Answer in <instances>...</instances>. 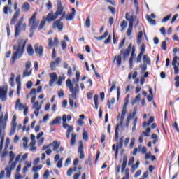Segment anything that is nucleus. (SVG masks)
<instances>
[{"label":"nucleus","mask_w":179,"mask_h":179,"mask_svg":"<svg viewBox=\"0 0 179 179\" xmlns=\"http://www.w3.org/2000/svg\"><path fill=\"white\" fill-rule=\"evenodd\" d=\"M61 120H62V118L60 116H58L53 121L50 122L49 125H55L57 124H61Z\"/></svg>","instance_id":"25"},{"label":"nucleus","mask_w":179,"mask_h":179,"mask_svg":"<svg viewBox=\"0 0 179 179\" xmlns=\"http://www.w3.org/2000/svg\"><path fill=\"white\" fill-rule=\"evenodd\" d=\"M175 83V87H179V76H176L174 78Z\"/></svg>","instance_id":"53"},{"label":"nucleus","mask_w":179,"mask_h":179,"mask_svg":"<svg viewBox=\"0 0 179 179\" xmlns=\"http://www.w3.org/2000/svg\"><path fill=\"white\" fill-rule=\"evenodd\" d=\"M61 61H62L61 57H57L56 58L55 61L51 62L50 69H52V71H55V68H57V66L61 64Z\"/></svg>","instance_id":"14"},{"label":"nucleus","mask_w":179,"mask_h":179,"mask_svg":"<svg viewBox=\"0 0 179 179\" xmlns=\"http://www.w3.org/2000/svg\"><path fill=\"white\" fill-rule=\"evenodd\" d=\"M131 50H132V44H129L126 50H122L120 51V55H122L123 61H125L129 55L131 54Z\"/></svg>","instance_id":"7"},{"label":"nucleus","mask_w":179,"mask_h":179,"mask_svg":"<svg viewBox=\"0 0 179 179\" xmlns=\"http://www.w3.org/2000/svg\"><path fill=\"white\" fill-rule=\"evenodd\" d=\"M94 101L96 110H99V95L94 96Z\"/></svg>","instance_id":"37"},{"label":"nucleus","mask_w":179,"mask_h":179,"mask_svg":"<svg viewBox=\"0 0 179 179\" xmlns=\"http://www.w3.org/2000/svg\"><path fill=\"white\" fill-rule=\"evenodd\" d=\"M8 113H6L4 117L3 113L0 115V129H3L6 127V121H8Z\"/></svg>","instance_id":"8"},{"label":"nucleus","mask_w":179,"mask_h":179,"mask_svg":"<svg viewBox=\"0 0 179 179\" xmlns=\"http://www.w3.org/2000/svg\"><path fill=\"white\" fill-rule=\"evenodd\" d=\"M19 15H20V9H17L14 13L13 18L10 21V24H15V23H16L17 17H19Z\"/></svg>","instance_id":"18"},{"label":"nucleus","mask_w":179,"mask_h":179,"mask_svg":"<svg viewBox=\"0 0 179 179\" xmlns=\"http://www.w3.org/2000/svg\"><path fill=\"white\" fill-rule=\"evenodd\" d=\"M115 60L117 62L118 66H120L121 65V63L122 62L121 55L116 56L113 60V62H115Z\"/></svg>","instance_id":"35"},{"label":"nucleus","mask_w":179,"mask_h":179,"mask_svg":"<svg viewBox=\"0 0 179 179\" xmlns=\"http://www.w3.org/2000/svg\"><path fill=\"white\" fill-rule=\"evenodd\" d=\"M12 10V8L9 6H5L3 8V13L4 15H8V11L10 12Z\"/></svg>","instance_id":"45"},{"label":"nucleus","mask_w":179,"mask_h":179,"mask_svg":"<svg viewBox=\"0 0 179 179\" xmlns=\"http://www.w3.org/2000/svg\"><path fill=\"white\" fill-rule=\"evenodd\" d=\"M31 69L29 70L25 69V70L23 72L22 78H27V76H30V75H31Z\"/></svg>","instance_id":"32"},{"label":"nucleus","mask_w":179,"mask_h":179,"mask_svg":"<svg viewBox=\"0 0 179 179\" xmlns=\"http://www.w3.org/2000/svg\"><path fill=\"white\" fill-rule=\"evenodd\" d=\"M107 36H108V31H106L105 33L99 37L94 36V38L96 40L101 41V40H104V38H106Z\"/></svg>","instance_id":"33"},{"label":"nucleus","mask_w":179,"mask_h":179,"mask_svg":"<svg viewBox=\"0 0 179 179\" xmlns=\"http://www.w3.org/2000/svg\"><path fill=\"white\" fill-rule=\"evenodd\" d=\"M161 48H162V50H163V51H166V50H167L166 42V41H162Z\"/></svg>","instance_id":"48"},{"label":"nucleus","mask_w":179,"mask_h":179,"mask_svg":"<svg viewBox=\"0 0 179 179\" xmlns=\"http://www.w3.org/2000/svg\"><path fill=\"white\" fill-rule=\"evenodd\" d=\"M64 96H65V94L64 93V90H62V89L59 90L58 92V97L59 99H62V97H64Z\"/></svg>","instance_id":"49"},{"label":"nucleus","mask_w":179,"mask_h":179,"mask_svg":"<svg viewBox=\"0 0 179 179\" xmlns=\"http://www.w3.org/2000/svg\"><path fill=\"white\" fill-rule=\"evenodd\" d=\"M151 138L152 139H153V145H156V143H157V142L159 141V138H157V135L156 134H152Z\"/></svg>","instance_id":"39"},{"label":"nucleus","mask_w":179,"mask_h":179,"mask_svg":"<svg viewBox=\"0 0 179 179\" xmlns=\"http://www.w3.org/2000/svg\"><path fill=\"white\" fill-rule=\"evenodd\" d=\"M142 55H143L142 53H139L136 58V62L138 64V62H141L142 61Z\"/></svg>","instance_id":"61"},{"label":"nucleus","mask_w":179,"mask_h":179,"mask_svg":"<svg viewBox=\"0 0 179 179\" xmlns=\"http://www.w3.org/2000/svg\"><path fill=\"white\" fill-rule=\"evenodd\" d=\"M128 26V22H127V21L123 20L122 22H121L120 24V27H121V31H124V30H125V29H127V27Z\"/></svg>","instance_id":"38"},{"label":"nucleus","mask_w":179,"mask_h":179,"mask_svg":"<svg viewBox=\"0 0 179 179\" xmlns=\"http://www.w3.org/2000/svg\"><path fill=\"white\" fill-rule=\"evenodd\" d=\"M49 76L50 78V80L49 82V86H52L55 82H57V79H58V76L57 75V73L53 72L50 73L49 74Z\"/></svg>","instance_id":"13"},{"label":"nucleus","mask_w":179,"mask_h":179,"mask_svg":"<svg viewBox=\"0 0 179 179\" xmlns=\"http://www.w3.org/2000/svg\"><path fill=\"white\" fill-rule=\"evenodd\" d=\"M49 41V47H52V45H58L59 41H58V38L55 37L54 38V41L52 43V38H50L48 39Z\"/></svg>","instance_id":"23"},{"label":"nucleus","mask_w":179,"mask_h":179,"mask_svg":"<svg viewBox=\"0 0 179 179\" xmlns=\"http://www.w3.org/2000/svg\"><path fill=\"white\" fill-rule=\"evenodd\" d=\"M55 13L57 17L59 15H62L64 13V7H62V3L59 0L57 2V10Z\"/></svg>","instance_id":"12"},{"label":"nucleus","mask_w":179,"mask_h":179,"mask_svg":"<svg viewBox=\"0 0 179 179\" xmlns=\"http://www.w3.org/2000/svg\"><path fill=\"white\" fill-rule=\"evenodd\" d=\"M170 19H171V14H169L167 16L164 17L162 19V23H167V22H169V20H170Z\"/></svg>","instance_id":"44"},{"label":"nucleus","mask_w":179,"mask_h":179,"mask_svg":"<svg viewBox=\"0 0 179 179\" xmlns=\"http://www.w3.org/2000/svg\"><path fill=\"white\" fill-rule=\"evenodd\" d=\"M16 155L13 151H10L9 152V162L8 165H7L5 168V171H6V178H10V176L12 175V171L16 168V162H13L15 160Z\"/></svg>","instance_id":"2"},{"label":"nucleus","mask_w":179,"mask_h":179,"mask_svg":"<svg viewBox=\"0 0 179 179\" xmlns=\"http://www.w3.org/2000/svg\"><path fill=\"white\" fill-rule=\"evenodd\" d=\"M65 81V77L64 76H59L57 80V85L58 86H61L62 85V82Z\"/></svg>","instance_id":"42"},{"label":"nucleus","mask_w":179,"mask_h":179,"mask_svg":"<svg viewBox=\"0 0 179 179\" xmlns=\"http://www.w3.org/2000/svg\"><path fill=\"white\" fill-rule=\"evenodd\" d=\"M48 177H50V172L48 171V170H46L43 173V178L48 179Z\"/></svg>","instance_id":"59"},{"label":"nucleus","mask_w":179,"mask_h":179,"mask_svg":"<svg viewBox=\"0 0 179 179\" xmlns=\"http://www.w3.org/2000/svg\"><path fill=\"white\" fill-rule=\"evenodd\" d=\"M62 121H63V128H64V129H66V128H69V127H71V125L66 123V115H63Z\"/></svg>","instance_id":"27"},{"label":"nucleus","mask_w":179,"mask_h":179,"mask_svg":"<svg viewBox=\"0 0 179 179\" xmlns=\"http://www.w3.org/2000/svg\"><path fill=\"white\" fill-rule=\"evenodd\" d=\"M66 87H69V92L71 93V94H70L69 96L72 97L73 100H76V96L80 91L79 85L76 83L73 87V84H72V81H71V79H68L66 81Z\"/></svg>","instance_id":"3"},{"label":"nucleus","mask_w":179,"mask_h":179,"mask_svg":"<svg viewBox=\"0 0 179 179\" xmlns=\"http://www.w3.org/2000/svg\"><path fill=\"white\" fill-rule=\"evenodd\" d=\"M125 19L129 22V27L127 31V34L128 36L132 34V29H134V22L135 20V17L134 15H129V13H126Z\"/></svg>","instance_id":"5"},{"label":"nucleus","mask_w":179,"mask_h":179,"mask_svg":"<svg viewBox=\"0 0 179 179\" xmlns=\"http://www.w3.org/2000/svg\"><path fill=\"white\" fill-rule=\"evenodd\" d=\"M76 143V134L75 133L71 134V138L70 140L71 146H73Z\"/></svg>","instance_id":"28"},{"label":"nucleus","mask_w":179,"mask_h":179,"mask_svg":"<svg viewBox=\"0 0 179 179\" xmlns=\"http://www.w3.org/2000/svg\"><path fill=\"white\" fill-rule=\"evenodd\" d=\"M82 176V173L80 171H78V173H75L73 176V179H79V178Z\"/></svg>","instance_id":"58"},{"label":"nucleus","mask_w":179,"mask_h":179,"mask_svg":"<svg viewBox=\"0 0 179 179\" xmlns=\"http://www.w3.org/2000/svg\"><path fill=\"white\" fill-rule=\"evenodd\" d=\"M145 18L147 19L148 23H150V24H152V26H156V20L152 19V17H150V16L147 15L145 16Z\"/></svg>","instance_id":"30"},{"label":"nucleus","mask_w":179,"mask_h":179,"mask_svg":"<svg viewBox=\"0 0 179 179\" xmlns=\"http://www.w3.org/2000/svg\"><path fill=\"white\" fill-rule=\"evenodd\" d=\"M17 107L20 110V111H23L24 110V106L23 104L20 103V99H17L15 103V110H17Z\"/></svg>","instance_id":"22"},{"label":"nucleus","mask_w":179,"mask_h":179,"mask_svg":"<svg viewBox=\"0 0 179 179\" xmlns=\"http://www.w3.org/2000/svg\"><path fill=\"white\" fill-rule=\"evenodd\" d=\"M45 19L43 17V20L41 21L38 29L42 30V29L44 28V26H45Z\"/></svg>","instance_id":"41"},{"label":"nucleus","mask_w":179,"mask_h":179,"mask_svg":"<svg viewBox=\"0 0 179 179\" xmlns=\"http://www.w3.org/2000/svg\"><path fill=\"white\" fill-rule=\"evenodd\" d=\"M22 141H23V148H24V149H27V148H28L27 143L29 142V138L24 137L22 138Z\"/></svg>","instance_id":"40"},{"label":"nucleus","mask_w":179,"mask_h":179,"mask_svg":"<svg viewBox=\"0 0 179 179\" xmlns=\"http://www.w3.org/2000/svg\"><path fill=\"white\" fill-rule=\"evenodd\" d=\"M22 89V85L20 83H17V94L19 96L20 94V90Z\"/></svg>","instance_id":"54"},{"label":"nucleus","mask_w":179,"mask_h":179,"mask_svg":"<svg viewBox=\"0 0 179 179\" xmlns=\"http://www.w3.org/2000/svg\"><path fill=\"white\" fill-rule=\"evenodd\" d=\"M22 23H23V17H21L20 20H18V22L17 25L15 26V37H17L19 34H20V31H22Z\"/></svg>","instance_id":"11"},{"label":"nucleus","mask_w":179,"mask_h":179,"mask_svg":"<svg viewBox=\"0 0 179 179\" xmlns=\"http://www.w3.org/2000/svg\"><path fill=\"white\" fill-rule=\"evenodd\" d=\"M135 115H136V108L134 109L133 113H129L128 115L127 120H128V121H131L132 118H135Z\"/></svg>","instance_id":"31"},{"label":"nucleus","mask_w":179,"mask_h":179,"mask_svg":"<svg viewBox=\"0 0 179 179\" xmlns=\"http://www.w3.org/2000/svg\"><path fill=\"white\" fill-rule=\"evenodd\" d=\"M146 50V45L143 43L141 47V51H140V54H145V51Z\"/></svg>","instance_id":"52"},{"label":"nucleus","mask_w":179,"mask_h":179,"mask_svg":"<svg viewBox=\"0 0 179 179\" xmlns=\"http://www.w3.org/2000/svg\"><path fill=\"white\" fill-rule=\"evenodd\" d=\"M27 51L28 55L31 56L34 54V50H33V46H31V45H28V46L27 47Z\"/></svg>","instance_id":"29"},{"label":"nucleus","mask_w":179,"mask_h":179,"mask_svg":"<svg viewBox=\"0 0 179 179\" xmlns=\"http://www.w3.org/2000/svg\"><path fill=\"white\" fill-rule=\"evenodd\" d=\"M23 12H29L30 10V4L28 2H24L22 6Z\"/></svg>","instance_id":"26"},{"label":"nucleus","mask_w":179,"mask_h":179,"mask_svg":"<svg viewBox=\"0 0 179 179\" xmlns=\"http://www.w3.org/2000/svg\"><path fill=\"white\" fill-rule=\"evenodd\" d=\"M141 100V94H138L135 99L131 102L132 106H135L136 104L137 101H139Z\"/></svg>","instance_id":"43"},{"label":"nucleus","mask_w":179,"mask_h":179,"mask_svg":"<svg viewBox=\"0 0 179 179\" xmlns=\"http://www.w3.org/2000/svg\"><path fill=\"white\" fill-rule=\"evenodd\" d=\"M27 43V40H23L20 38L17 41V45H14L13 48L15 51L13 52L12 59L13 62H15L16 59L19 58H22L23 55V52H24V48L26 47V44Z\"/></svg>","instance_id":"1"},{"label":"nucleus","mask_w":179,"mask_h":179,"mask_svg":"<svg viewBox=\"0 0 179 179\" xmlns=\"http://www.w3.org/2000/svg\"><path fill=\"white\" fill-rule=\"evenodd\" d=\"M78 152L80 153V159H85V152H83V143L82 141H80Z\"/></svg>","instance_id":"19"},{"label":"nucleus","mask_w":179,"mask_h":179,"mask_svg":"<svg viewBox=\"0 0 179 179\" xmlns=\"http://www.w3.org/2000/svg\"><path fill=\"white\" fill-rule=\"evenodd\" d=\"M12 127H13L14 128H16L17 127V124H16V115H14L13 117V120H12Z\"/></svg>","instance_id":"51"},{"label":"nucleus","mask_w":179,"mask_h":179,"mask_svg":"<svg viewBox=\"0 0 179 179\" xmlns=\"http://www.w3.org/2000/svg\"><path fill=\"white\" fill-rule=\"evenodd\" d=\"M49 146H53V151L55 152L57 149L61 146V142H58L57 141H54L52 143L49 144Z\"/></svg>","instance_id":"21"},{"label":"nucleus","mask_w":179,"mask_h":179,"mask_svg":"<svg viewBox=\"0 0 179 179\" xmlns=\"http://www.w3.org/2000/svg\"><path fill=\"white\" fill-rule=\"evenodd\" d=\"M142 36H143V32L142 31H139L137 35V44H141L142 42Z\"/></svg>","instance_id":"36"},{"label":"nucleus","mask_w":179,"mask_h":179,"mask_svg":"<svg viewBox=\"0 0 179 179\" xmlns=\"http://www.w3.org/2000/svg\"><path fill=\"white\" fill-rule=\"evenodd\" d=\"M62 49L64 51L66 50V42L65 41H62Z\"/></svg>","instance_id":"62"},{"label":"nucleus","mask_w":179,"mask_h":179,"mask_svg":"<svg viewBox=\"0 0 179 179\" xmlns=\"http://www.w3.org/2000/svg\"><path fill=\"white\" fill-rule=\"evenodd\" d=\"M71 13L69 15L66 16V20H73L75 19V15L76 14V10L75 8L71 9Z\"/></svg>","instance_id":"20"},{"label":"nucleus","mask_w":179,"mask_h":179,"mask_svg":"<svg viewBox=\"0 0 179 179\" xmlns=\"http://www.w3.org/2000/svg\"><path fill=\"white\" fill-rule=\"evenodd\" d=\"M33 87V83L31 81H28L27 83V89H31Z\"/></svg>","instance_id":"63"},{"label":"nucleus","mask_w":179,"mask_h":179,"mask_svg":"<svg viewBox=\"0 0 179 179\" xmlns=\"http://www.w3.org/2000/svg\"><path fill=\"white\" fill-rule=\"evenodd\" d=\"M30 96H36V94H37V90H36V88H33L31 92H29Z\"/></svg>","instance_id":"55"},{"label":"nucleus","mask_w":179,"mask_h":179,"mask_svg":"<svg viewBox=\"0 0 179 179\" xmlns=\"http://www.w3.org/2000/svg\"><path fill=\"white\" fill-rule=\"evenodd\" d=\"M83 138L84 139V141H86V142L89 141V136L87 134V132L84 131L83 133Z\"/></svg>","instance_id":"50"},{"label":"nucleus","mask_w":179,"mask_h":179,"mask_svg":"<svg viewBox=\"0 0 179 179\" xmlns=\"http://www.w3.org/2000/svg\"><path fill=\"white\" fill-rule=\"evenodd\" d=\"M116 85H117V82L115 81L112 82V86L109 90L110 93H111L113 90H115V89H117V87L115 86Z\"/></svg>","instance_id":"47"},{"label":"nucleus","mask_w":179,"mask_h":179,"mask_svg":"<svg viewBox=\"0 0 179 179\" xmlns=\"http://www.w3.org/2000/svg\"><path fill=\"white\" fill-rule=\"evenodd\" d=\"M57 166L58 167V169H61L62 167V159H60L58 161Z\"/></svg>","instance_id":"64"},{"label":"nucleus","mask_w":179,"mask_h":179,"mask_svg":"<svg viewBox=\"0 0 179 179\" xmlns=\"http://www.w3.org/2000/svg\"><path fill=\"white\" fill-rule=\"evenodd\" d=\"M8 93V87L3 86L0 87V100L6 101V94Z\"/></svg>","instance_id":"9"},{"label":"nucleus","mask_w":179,"mask_h":179,"mask_svg":"<svg viewBox=\"0 0 179 179\" xmlns=\"http://www.w3.org/2000/svg\"><path fill=\"white\" fill-rule=\"evenodd\" d=\"M123 145H124V136H122L120 138L119 143L117 144L116 149H115V159H117V157H118V149H121V148H122Z\"/></svg>","instance_id":"15"},{"label":"nucleus","mask_w":179,"mask_h":179,"mask_svg":"<svg viewBox=\"0 0 179 179\" xmlns=\"http://www.w3.org/2000/svg\"><path fill=\"white\" fill-rule=\"evenodd\" d=\"M140 68L141 69L142 73H145L146 69H148V64H143V65H140Z\"/></svg>","instance_id":"46"},{"label":"nucleus","mask_w":179,"mask_h":179,"mask_svg":"<svg viewBox=\"0 0 179 179\" xmlns=\"http://www.w3.org/2000/svg\"><path fill=\"white\" fill-rule=\"evenodd\" d=\"M45 20L46 22H48V23H51V22H54L55 20H57V18L58 17V15H57V14L54 15V11H50L47 17H43Z\"/></svg>","instance_id":"10"},{"label":"nucleus","mask_w":179,"mask_h":179,"mask_svg":"<svg viewBox=\"0 0 179 179\" xmlns=\"http://www.w3.org/2000/svg\"><path fill=\"white\" fill-rule=\"evenodd\" d=\"M35 52L39 55V57H43V51H44V48L43 46L36 43L34 45Z\"/></svg>","instance_id":"16"},{"label":"nucleus","mask_w":179,"mask_h":179,"mask_svg":"<svg viewBox=\"0 0 179 179\" xmlns=\"http://www.w3.org/2000/svg\"><path fill=\"white\" fill-rule=\"evenodd\" d=\"M127 107H128V101L125 102L123 108L122 110V115L120 117V124H117L116 125L115 129V141H117L120 136L118 134V129H120V127H122V122H124V120L125 118V114H127Z\"/></svg>","instance_id":"4"},{"label":"nucleus","mask_w":179,"mask_h":179,"mask_svg":"<svg viewBox=\"0 0 179 179\" xmlns=\"http://www.w3.org/2000/svg\"><path fill=\"white\" fill-rule=\"evenodd\" d=\"M53 29H57L59 31H62L64 29V23L59 21H55L52 24Z\"/></svg>","instance_id":"17"},{"label":"nucleus","mask_w":179,"mask_h":179,"mask_svg":"<svg viewBox=\"0 0 179 179\" xmlns=\"http://www.w3.org/2000/svg\"><path fill=\"white\" fill-rule=\"evenodd\" d=\"M39 106V103H38V101H36V102H34V104H33V106H32V108L34 110V109H37L38 108H40Z\"/></svg>","instance_id":"60"},{"label":"nucleus","mask_w":179,"mask_h":179,"mask_svg":"<svg viewBox=\"0 0 179 179\" xmlns=\"http://www.w3.org/2000/svg\"><path fill=\"white\" fill-rule=\"evenodd\" d=\"M143 60L144 64L147 65H150V57H149V56L145 55L143 57Z\"/></svg>","instance_id":"34"},{"label":"nucleus","mask_w":179,"mask_h":179,"mask_svg":"<svg viewBox=\"0 0 179 179\" xmlns=\"http://www.w3.org/2000/svg\"><path fill=\"white\" fill-rule=\"evenodd\" d=\"M30 68H31V62L27 61V62H26L25 69L30 70Z\"/></svg>","instance_id":"56"},{"label":"nucleus","mask_w":179,"mask_h":179,"mask_svg":"<svg viewBox=\"0 0 179 179\" xmlns=\"http://www.w3.org/2000/svg\"><path fill=\"white\" fill-rule=\"evenodd\" d=\"M90 17H87L85 21V26L86 27H87V29H89L90 27Z\"/></svg>","instance_id":"57"},{"label":"nucleus","mask_w":179,"mask_h":179,"mask_svg":"<svg viewBox=\"0 0 179 179\" xmlns=\"http://www.w3.org/2000/svg\"><path fill=\"white\" fill-rule=\"evenodd\" d=\"M37 17V12H34L31 18L29 20V26H30V30H36L38 27V22H36V17Z\"/></svg>","instance_id":"6"},{"label":"nucleus","mask_w":179,"mask_h":179,"mask_svg":"<svg viewBox=\"0 0 179 179\" xmlns=\"http://www.w3.org/2000/svg\"><path fill=\"white\" fill-rule=\"evenodd\" d=\"M127 163H128V157L127 155L123 156V163L122 164V170L121 172L124 173V171L125 170V168L127 167Z\"/></svg>","instance_id":"24"}]
</instances>
